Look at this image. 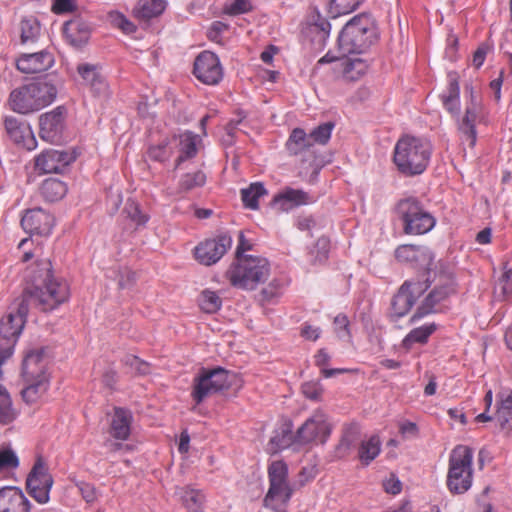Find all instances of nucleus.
Segmentation results:
<instances>
[{
	"label": "nucleus",
	"instance_id": "1",
	"mask_svg": "<svg viewBox=\"0 0 512 512\" xmlns=\"http://www.w3.org/2000/svg\"><path fill=\"white\" fill-rule=\"evenodd\" d=\"M25 278L28 285L22 299L0 320V335L6 340L5 346H11L13 352L26 323L30 304L46 312L56 309L70 296L67 282L54 277L49 260L40 261L36 267L28 269Z\"/></svg>",
	"mask_w": 512,
	"mask_h": 512
},
{
	"label": "nucleus",
	"instance_id": "2",
	"mask_svg": "<svg viewBox=\"0 0 512 512\" xmlns=\"http://www.w3.org/2000/svg\"><path fill=\"white\" fill-rule=\"evenodd\" d=\"M57 96V88L51 80L39 79L13 89L8 98L12 111L27 115L50 105Z\"/></svg>",
	"mask_w": 512,
	"mask_h": 512
},
{
	"label": "nucleus",
	"instance_id": "3",
	"mask_svg": "<svg viewBox=\"0 0 512 512\" xmlns=\"http://www.w3.org/2000/svg\"><path fill=\"white\" fill-rule=\"evenodd\" d=\"M377 39L374 19L368 13H361L350 19L338 36V52L342 56L361 54Z\"/></svg>",
	"mask_w": 512,
	"mask_h": 512
},
{
	"label": "nucleus",
	"instance_id": "4",
	"mask_svg": "<svg viewBox=\"0 0 512 512\" xmlns=\"http://www.w3.org/2000/svg\"><path fill=\"white\" fill-rule=\"evenodd\" d=\"M432 153L429 141L414 137H401L395 147L393 160L397 169L406 176L419 175L427 168Z\"/></svg>",
	"mask_w": 512,
	"mask_h": 512
},
{
	"label": "nucleus",
	"instance_id": "5",
	"mask_svg": "<svg viewBox=\"0 0 512 512\" xmlns=\"http://www.w3.org/2000/svg\"><path fill=\"white\" fill-rule=\"evenodd\" d=\"M269 274V262L260 256L235 258L225 273L233 287L243 290H254L268 279Z\"/></svg>",
	"mask_w": 512,
	"mask_h": 512
},
{
	"label": "nucleus",
	"instance_id": "6",
	"mask_svg": "<svg viewBox=\"0 0 512 512\" xmlns=\"http://www.w3.org/2000/svg\"><path fill=\"white\" fill-rule=\"evenodd\" d=\"M395 211L406 235H424L436 225V218L415 196L400 199L396 204Z\"/></svg>",
	"mask_w": 512,
	"mask_h": 512
},
{
	"label": "nucleus",
	"instance_id": "7",
	"mask_svg": "<svg viewBox=\"0 0 512 512\" xmlns=\"http://www.w3.org/2000/svg\"><path fill=\"white\" fill-rule=\"evenodd\" d=\"M473 450L465 445H457L449 457L447 487L452 494L467 492L473 481Z\"/></svg>",
	"mask_w": 512,
	"mask_h": 512
},
{
	"label": "nucleus",
	"instance_id": "8",
	"mask_svg": "<svg viewBox=\"0 0 512 512\" xmlns=\"http://www.w3.org/2000/svg\"><path fill=\"white\" fill-rule=\"evenodd\" d=\"M237 375L222 367L202 369L194 378L192 397L197 404L208 396L229 389L235 384Z\"/></svg>",
	"mask_w": 512,
	"mask_h": 512
},
{
	"label": "nucleus",
	"instance_id": "9",
	"mask_svg": "<svg viewBox=\"0 0 512 512\" xmlns=\"http://www.w3.org/2000/svg\"><path fill=\"white\" fill-rule=\"evenodd\" d=\"M237 375L222 367L202 369L194 378L192 397L197 404L208 396L229 389L235 384Z\"/></svg>",
	"mask_w": 512,
	"mask_h": 512
},
{
	"label": "nucleus",
	"instance_id": "10",
	"mask_svg": "<svg viewBox=\"0 0 512 512\" xmlns=\"http://www.w3.org/2000/svg\"><path fill=\"white\" fill-rule=\"evenodd\" d=\"M269 489L264 497V506L267 509H276V504L287 506L294 486L288 482V466L284 461H273L268 466Z\"/></svg>",
	"mask_w": 512,
	"mask_h": 512
},
{
	"label": "nucleus",
	"instance_id": "11",
	"mask_svg": "<svg viewBox=\"0 0 512 512\" xmlns=\"http://www.w3.org/2000/svg\"><path fill=\"white\" fill-rule=\"evenodd\" d=\"M431 279L424 277L404 281L391 301L389 317L398 321L411 310L416 300L430 287Z\"/></svg>",
	"mask_w": 512,
	"mask_h": 512
},
{
	"label": "nucleus",
	"instance_id": "12",
	"mask_svg": "<svg viewBox=\"0 0 512 512\" xmlns=\"http://www.w3.org/2000/svg\"><path fill=\"white\" fill-rule=\"evenodd\" d=\"M395 258L402 263L410 264L413 268L423 270V274L418 277L423 280L424 277L430 278L431 266L434 261V254L424 245L403 244L395 249Z\"/></svg>",
	"mask_w": 512,
	"mask_h": 512
},
{
	"label": "nucleus",
	"instance_id": "13",
	"mask_svg": "<svg viewBox=\"0 0 512 512\" xmlns=\"http://www.w3.org/2000/svg\"><path fill=\"white\" fill-rule=\"evenodd\" d=\"M483 119L482 105L479 97L471 93L469 103L466 105L465 114L458 120L457 127L462 143L473 148L477 141L476 125Z\"/></svg>",
	"mask_w": 512,
	"mask_h": 512
},
{
	"label": "nucleus",
	"instance_id": "14",
	"mask_svg": "<svg viewBox=\"0 0 512 512\" xmlns=\"http://www.w3.org/2000/svg\"><path fill=\"white\" fill-rule=\"evenodd\" d=\"M53 485V478L43 462L38 460L26 479L28 493L38 503L45 504L50 499V490Z\"/></svg>",
	"mask_w": 512,
	"mask_h": 512
},
{
	"label": "nucleus",
	"instance_id": "15",
	"mask_svg": "<svg viewBox=\"0 0 512 512\" xmlns=\"http://www.w3.org/2000/svg\"><path fill=\"white\" fill-rule=\"evenodd\" d=\"M331 427L327 422L326 416L317 412L308 418L295 434L297 444L303 445L313 441L324 443L330 435Z\"/></svg>",
	"mask_w": 512,
	"mask_h": 512
},
{
	"label": "nucleus",
	"instance_id": "16",
	"mask_svg": "<svg viewBox=\"0 0 512 512\" xmlns=\"http://www.w3.org/2000/svg\"><path fill=\"white\" fill-rule=\"evenodd\" d=\"M76 155L72 151L47 149L35 157V168L43 174L62 173L74 162Z\"/></svg>",
	"mask_w": 512,
	"mask_h": 512
},
{
	"label": "nucleus",
	"instance_id": "17",
	"mask_svg": "<svg viewBox=\"0 0 512 512\" xmlns=\"http://www.w3.org/2000/svg\"><path fill=\"white\" fill-rule=\"evenodd\" d=\"M232 245V237L226 233L207 239L195 247V258L203 265L218 262Z\"/></svg>",
	"mask_w": 512,
	"mask_h": 512
},
{
	"label": "nucleus",
	"instance_id": "18",
	"mask_svg": "<svg viewBox=\"0 0 512 512\" xmlns=\"http://www.w3.org/2000/svg\"><path fill=\"white\" fill-rule=\"evenodd\" d=\"M193 73L199 81L207 85L218 84L223 77L219 58L210 51H203L197 56Z\"/></svg>",
	"mask_w": 512,
	"mask_h": 512
},
{
	"label": "nucleus",
	"instance_id": "19",
	"mask_svg": "<svg viewBox=\"0 0 512 512\" xmlns=\"http://www.w3.org/2000/svg\"><path fill=\"white\" fill-rule=\"evenodd\" d=\"M291 156L300 157L303 163L310 165L315 161L317 151L308 133L302 128H294L285 144Z\"/></svg>",
	"mask_w": 512,
	"mask_h": 512
},
{
	"label": "nucleus",
	"instance_id": "20",
	"mask_svg": "<svg viewBox=\"0 0 512 512\" xmlns=\"http://www.w3.org/2000/svg\"><path fill=\"white\" fill-rule=\"evenodd\" d=\"M8 137L18 146L32 151L37 147V141L28 122L14 116H6L4 120Z\"/></svg>",
	"mask_w": 512,
	"mask_h": 512
},
{
	"label": "nucleus",
	"instance_id": "21",
	"mask_svg": "<svg viewBox=\"0 0 512 512\" xmlns=\"http://www.w3.org/2000/svg\"><path fill=\"white\" fill-rule=\"evenodd\" d=\"M65 112L66 110L63 106H58L40 116V136L43 140L54 143L61 139L64 129Z\"/></svg>",
	"mask_w": 512,
	"mask_h": 512
},
{
	"label": "nucleus",
	"instance_id": "22",
	"mask_svg": "<svg viewBox=\"0 0 512 512\" xmlns=\"http://www.w3.org/2000/svg\"><path fill=\"white\" fill-rule=\"evenodd\" d=\"M54 225V218L42 208L29 209L21 219V226L26 233L48 236Z\"/></svg>",
	"mask_w": 512,
	"mask_h": 512
},
{
	"label": "nucleus",
	"instance_id": "23",
	"mask_svg": "<svg viewBox=\"0 0 512 512\" xmlns=\"http://www.w3.org/2000/svg\"><path fill=\"white\" fill-rule=\"evenodd\" d=\"M452 291L453 289L449 285L434 287L417 307L415 313L410 318V323L414 324L430 314L437 313L440 310V304Z\"/></svg>",
	"mask_w": 512,
	"mask_h": 512
},
{
	"label": "nucleus",
	"instance_id": "24",
	"mask_svg": "<svg viewBox=\"0 0 512 512\" xmlns=\"http://www.w3.org/2000/svg\"><path fill=\"white\" fill-rule=\"evenodd\" d=\"M55 62L53 54L49 50H41L35 53L22 54L16 62L17 69L25 74L45 72Z\"/></svg>",
	"mask_w": 512,
	"mask_h": 512
},
{
	"label": "nucleus",
	"instance_id": "25",
	"mask_svg": "<svg viewBox=\"0 0 512 512\" xmlns=\"http://www.w3.org/2000/svg\"><path fill=\"white\" fill-rule=\"evenodd\" d=\"M30 501L22 490L7 486L0 490V512H30Z\"/></svg>",
	"mask_w": 512,
	"mask_h": 512
},
{
	"label": "nucleus",
	"instance_id": "26",
	"mask_svg": "<svg viewBox=\"0 0 512 512\" xmlns=\"http://www.w3.org/2000/svg\"><path fill=\"white\" fill-rule=\"evenodd\" d=\"M313 202V198L301 189L286 187L274 196L273 203L282 211H289L294 207Z\"/></svg>",
	"mask_w": 512,
	"mask_h": 512
},
{
	"label": "nucleus",
	"instance_id": "27",
	"mask_svg": "<svg viewBox=\"0 0 512 512\" xmlns=\"http://www.w3.org/2000/svg\"><path fill=\"white\" fill-rule=\"evenodd\" d=\"M132 413L122 407H115L110 420V435L117 440H127L131 433Z\"/></svg>",
	"mask_w": 512,
	"mask_h": 512
},
{
	"label": "nucleus",
	"instance_id": "28",
	"mask_svg": "<svg viewBox=\"0 0 512 512\" xmlns=\"http://www.w3.org/2000/svg\"><path fill=\"white\" fill-rule=\"evenodd\" d=\"M22 376L23 379L48 378L43 349L31 350L25 355L22 363Z\"/></svg>",
	"mask_w": 512,
	"mask_h": 512
},
{
	"label": "nucleus",
	"instance_id": "29",
	"mask_svg": "<svg viewBox=\"0 0 512 512\" xmlns=\"http://www.w3.org/2000/svg\"><path fill=\"white\" fill-rule=\"evenodd\" d=\"M166 0H138L133 8V16L140 22H149L163 14Z\"/></svg>",
	"mask_w": 512,
	"mask_h": 512
},
{
	"label": "nucleus",
	"instance_id": "30",
	"mask_svg": "<svg viewBox=\"0 0 512 512\" xmlns=\"http://www.w3.org/2000/svg\"><path fill=\"white\" fill-rule=\"evenodd\" d=\"M445 109L452 115H457L460 110V87L455 74L448 75V85L440 96Z\"/></svg>",
	"mask_w": 512,
	"mask_h": 512
},
{
	"label": "nucleus",
	"instance_id": "31",
	"mask_svg": "<svg viewBox=\"0 0 512 512\" xmlns=\"http://www.w3.org/2000/svg\"><path fill=\"white\" fill-rule=\"evenodd\" d=\"M25 387L21 391L23 400L27 404L36 403L48 390V378L23 379Z\"/></svg>",
	"mask_w": 512,
	"mask_h": 512
},
{
	"label": "nucleus",
	"instance_id": "32",
	"mask_svg": "<svg viewBox=\"0 0 512 512\" xmlns=\"http://www.w3.org/2000/svg\"><path fill=\"white\" fill-rule=\"evenodd\" d=\"M437 328L438 325L435 322H430L412 329L402 340V346L409 350L415 344H426Z\"/></svg>",
	"mask_w": 512,
	"mask_h": 512
},
{
	"label": "nucleus",
	"instance_id": "33",
	"mask_svg": "<svg viewBox=\"0 0 512 512\" xmlns=\"http://www.w3.org/2000/svg\"><path fill=\"white\" fill-rule=\"evenodd\" d=\"M176 494L189 511L204 512L205 496L202 491L187 486L179 488Z\"/></svg>",
	"mask_w": 512,
	"mask_h": 512
},
{
	"label": "nucleus",
	"instance_id": "34",
	"mask_svg": "<svg viewBox=\"0 0 512 512\" xmlns=\"http://www.w3.org/2000/svg\"><path fill=\"white\" fill-rule=\"evenodd\" d=\"M295 441V435L292 432V424L290 422L283 423L274 432V436L271 437L269 445L270 450L276 453L280 450L290 447Z\"/></svg>",
	"mask_w": 512,
	"mask_h": 512
},
{
	"label": "nucleus",
	"instance_id": "35",
	"mask_svg": "<svg viewBox=\"0 0 512 512\" xmlns=\"http://www.w3.org/2000/svg\"><path fill=\"white\" fill-rule=\"evenodd\" d=\"M40 193L48 202H55L62 199L67 193V185L56 178H48L43 181Z\"/></svg>",
	"mask_w": 512,
	"mask_h": 512
},
{
	"label": "nucleus",
	"instance_id": "36",
	"mask_svg": "<svg viewBox=\"0 0 512 512\" xmlns=\"http://www.w3.org/2000/svg\"><path fill=\"white\" fill-rule=\"evenodd\" d=\"M197 141L198 136L190 131H186L179 136L180 155L176 160V168L185 160L196 156Z\"/></svg>",
	"mask_w": 512,
	"mask_h": 512
},
{
	"label": "nucleus",
	"instance_id": "37",
	"mask_svg": "<svg viewBox=\"0 0 512 512\" xmlns=\"http://www.w3.org/2000/svg\"><path fill=\"white\" fill-rule=\"evenodd\" d=\"M359 441V431L356 427L344 430L343 435L335 448L334 456L338 459L346 457Z\"/></svg>",
	"mask_w": 512,
	"mask_h": 512
},
{
	"label": "nucleus",
	"instance_id": "38",
	"mask_svg": "<svg viewBox=\"0 0 512 512\" xmlns=\"http://www.w3.org/2000/svg\"><path fill=\"white\" fill-rule=\"evenodd\" d=\"M176 141V136L165 138L160 143L150 145L147 149V156L152 161L163 163L168 161L173 155L172 142Z\"/></svg>",
	"mask_w": 512,
	"mask_h": 512
},
{
	"label": "nucleus",
	"instance_id": "39",
	"mask_svg": "<svg viewBox=\"0 0 512 512\" xmlns=\"http://www.w3.org/2000/svg\"><path fill=\"white\" fill-rule=\"evenodd\" d=\"M17 416L18 412L13 406L9 392L0 384V424L8 425L12 423Z\"/></svg>",
	"mask_w": 512,
	"mask_h": 512
},
{
	"label": "nucleus",
	"instance_id": "40",
	"mask_svg": "<svg viewBox=\"0 0 512 512\" xmlns=\"http://www.w3.org/2000/svg\"><path fill=\"white\" fill-rule=\"evenodd\" d=\"M267 194L262 183H252L248 188L241 190V199L246 208L256 210L259 207L258 200Z\"/></svg>",
	"mask_w": 512,
	"mask_h": 512
},
{
	"label": "nucleus",
	"instance_id": "41",
	"mask_svg": "<svg viewBox=\"0 0 512 512\" xmlns=\"http://www.w3.org/2000/svg\"><path fill=\"white\" fill-rule=\"evenodd\" d=\"M496 419L502 429L512 428V392L508 393L505 397L501 395Z\"/></svg>",
	"mask_w": 512,
	"mask_h": 512
},
{
	"label": "nucleus",
	"instance_id": "42",
	"mask_svg": "<svg viewBox=\"0 0 512 512\" xmlns=\"http://www.w3.org/2000/svg\"><path fill=\"white\" fill-rule=\"evenodd\" d=\"M381 442L378 436H371L367 441H362L359 447V459L368 465L380 453Z\"/></svg>",
	"mask_w": 512,
	"mask_h": 512
},
{
	"label": "nucleus",
	"instance_id": "43",
	"mask_svg": "<svg viewBox=\"0 0 512 512\" xmlns=\"http://www.w3.org/2000/svg\"><path fill=\"white\" fill-rule=\"evenodd\" d=\"M343 65V77L349 81L358 80L368 69V64L361 58H348Z\"/></svg>",
	"mask_w": 512,
	"mask_h": 512
},
{
	"label": "nucleus",
	"instance_id": "44",
	"mask_svg": "<svg viewBox=\"0 0 512 512\" xmlns=\"http://www.w3.org/2000/svg\"><path fill=\"white\" fill-rule=\"evenodd\" d=\"M364 0H331L329 14L332 18L351 13L359 7Z\"/></svg>",
	"mask_w": 512,
	"mask_h": 512
},
{
	"label": "nucleus",
	"instance_id": "45",
	"mask_svg": "<svg viewBox=\"0 0 512 512\" xmlns=\"http://www.w3.org/2000/svg\"><path fill=\"white\" fill-rule=\"evenodd\" d=\"M199 305L204 312L215 313L221 308L222 301L216 292L204 290L200 295Z\"/></svg>",
	"mask_w": 512,
	"mask_h": 512
},
{
	"label": "nucleus",
	"instance_id": "46",
	"mask_svg": "<svg viewBox=\"0 0 512 512\" xmlns=\"http://www.w3.org/2000/svg\"><path fill=\"white\" fill-rule=\"evenodd\" d=\"M330 241L326 237H320L310 250V261L314 264H321L328 258Z\"/></svg>",
	"mask_w": 512,
	"mask_h": 512
},
{
	"label": "nucleus",
	"instance_id": "47",
	"mask_svg": "<svg viewBox=\"0 0 512 512\" xmlns=\"http://www.w3.org/2000/svg\"><path fill=\"white\" fill-rule=\"evenodd\" d=\"M40 34V24L35 18H27L21 21V42H33Z\"/></svg>",
	"mask_w": 512,
	"mask_h": 512
},
{
	"label": "nucleus",
	"instance_id": "48",
	"mask_svg": "<svg viewBox=\"0 0 512 512\" xmlns=\"http://www.w3.org/2000/svg\"><path fill=\"white\" fill-rule=\"evenodd\" d=\"M334 123L325 122L314 128L309 134L314 145H325L331 138Z\"/></svg>",
	"mask_w": 512,
	"mask_h": 512
},
{
	"label": "nucleus",
	"instance_id": "49",
	"mask_svg": "<svg viewBox=\"0 0 512 512\" xmlns=\"http://www.w3.org/2000/svg\"><path fill=\"white\" fill-rule=\"evenodd\" d=\"M19 466V458L16 452L10 448L0 449V473L9 472L17 469Z\"/></svg>",
	"mask_w": 512,
	"mask_h": 512
},
{
	"label": "nucleus",
	"instance_id": "50",
	"mask_svg": "<svg viewBox=\"0 0 512 512\" xmlns=\"http://www.w3.org/2000/svg\"><path fill=\"white\" fill-rule=\"evenodd\" d=\"M206 182V175L202 171L186 173L180 179L179 186L184 191L201 187Z\"/></svg>",
	"mask_w": 512,
	"mask_h": 512
},
{
	"label": "nucleus",
	"instance_id": "51",
	"mask_svg": "<svg viewBox=\"0 0 512 512\" xmlns=\"http://www.w3.org/2000/svg\"><path fill=\"white\" fill-rule=\"evenodd\" d=\"M329 360L330 356L325 349H320L315 355V364L322 369L321 372L325 378H331L338 374H343L348 371L347 369L344 368H325Z\"/></svg>",
	"mask_w": 512,
	"mask_h": 512
},
{
	"label": "nucleus",
	"instance_id": "52",
	"mask_svg": "<svg viewBox=\"0 0 512 512\" xmlns=\"http://www.w3.org/2000/svg\"><path fill=\"white\" fill-rule=\"evenodd\" d=\"M124 211L127 217L138 226L145 225L148 221V216L140 210L139 205L134 201H128Z\"/></svg>",
	"mask_w": 512,
	"mask_h": 512
},
{
	"label": "nucleus",
	"instance_id": "53",
	"mask_svg": "<svg viewBox=\"0 0 512 512\" xmlns=\"http://www.w3.org/2000/svg\"><path fill=\"white\" fill-rule=\"evenodd\" d=\"M334 329L339 339L345 341L350 340L349 320L345 314H338L334 318Z\"/></svg>",
	"mask_w": 512,
	"mask_h": 512
},
{
	"label": "nucleus",
	"instance_id": "54",
	"mask_svg": "<svg viewBox=\"0 0 512 512\" xmlns=\"http://www.w3.org/2000/svg\"><path fill=\"white\" fill-rule=\"evenodd\" d=\"M251 10L250 0H234L231 4H226L224 7V12L231 16L244 14Z\"/></svg>",
	"mask_w": 512,
	"mask_h": 512
},
{
	"label": "nucleus",
	"instance_id": "55",
	"mask_svg": "<svg viewBox=\"0 0 512 512\" xmlns=\"http://www.w3.org/2000/svg\"><path fill=\"white\" fill-rule=\"evenodd\" d=\"M496 288L500 290L503 297H508L512 294V269L504 266V273L499 278Z\"/></svg>",
	"mask_w": 512,
	"mask_h": 512
},
{
	"label": "nucleus",
	"instance_id": "56",
	"mask_svg": "<svg viewBox=\"0 0 512 512\" xmlns=\"http://www.w3.org/2000/svg\"><path fill=\"white\" fill-rule=\"evenodd\" d=\"M302 393L311 400H318L323 392L322 386L318 381H309L302 384Z\"/></svg>",
	"mask_w": 512,
	"mask_h": 512
},
{
	"label": "nucleus",
	"instance_id": "57",
	"mask_svg": "<svg viewBox=\"0 0 512 512\" xmlns=\"http://www.w3.org/2000/svg\"><path fill=\"white\" fill-rule=\"evenodd\" d=\"M78 73L82 77L86 85L89 86L91 81L95 80L101 74L99 73L96 66L91 64H81L78 66Z\"/></svg>",
	"mask_w": 512,
	"mask_h": 512
},
{
	"label": "nucleus",
	"instance_id": "58",
	"mask_svg": "<svg viewBox=\"0 0 512 512\" xmlns=\"http://www.w3.org/2000/svg\"><path fill=\"white\" fill-rule=\"evenodd\" d=\"M77 487L86 502L92 503L97 499V492L92 484L80 482L77 484Z\"/></svg>",
	"mask_w": 512,
	"mask_h": 512
},
{
	"label": "nucleus",
	"instance_id": "59",
	"mask_svg": "<svg viewBox=\"0 0 512 512\" xmlns=\"http://www.w3.org/2000/svg\"><path fill=\"white\" fill-rule=\"evenodd\" d=\"M383 488L385 492L397 495L401 492L402 484L394 474H391V476L383 482Z\"/></svg>",
	"mask_w": 512,
	"mask_h": 512
},
{
	"label": "nucleus",
	"instance_id": "60",
	"mask_svg": "<svg viewBox=\"0 0 512 512\" xmlns=\"http://www.w3.org/2000/svg\"><path fill=\"white\" fill-rule=\"evenodd\" d=\"M89 87L96 96H105L108 91V85L102 75L91 81Z\"/></svg>",
	"mask_w": 512,
	"mask_h": 512
},
{
	"label": "nucleus",
	"instance_id": "61",
	"mask_svg": "<svg viewBox=\"0 0 512 512\" xmlns=\"http://www.w3.org/2000/svg\"><path fill=\"white\" fill-rule=\"evenodd\" d=\"M126 363L129 364L131 367L135 368V370L139 374H147L149 372V366L146 362L141 361L136 356H127L126 357Z\"/></svg>",
	"mask_w": 512,
	"mask_h": 512
},
{
	"label": "nucleus",
	"instance_id": "62",
	"mask_svg": "<svg viewBox=\"0 0 512 512\" xmlns=\"http://www.w3.org/2000/svg\"><path fill=\"white\" fill-rule=\"evenodd\" d=\"M252 245L250 242L245 238V235L242 231L239 232L238 236V245L235 252V258L238 257H244V252L251 250Z\"/></svg>",
	"mask_w": 512,
	"mask_h": 512
},
{
	"label": "nucleus",
	"instance_id": "63",
	"mask_svg": "<svg viewBox=\"0 0 512 512\" xmlns=\"http://www.w3.org/2000/svg\"><path fill=\"white\" fill-rule=\"evenodd\" d=\"M320 333L321 330L319 327H315L309 324H305L301 330V335L305 339L312 341H316L320 337Z\"/></svg>",
	"mask_w": 512,
	"mask_h": 512
},
{
	"label": "nucleus",
	"instance_id": "64",
	"mask_svg": "<svg viewBox=\"0 0 512 512\" xmlns=\"http://www.w3.org/2000/svg\"><path fill=\"white\" fill-rule=\"evenodd\" d=\"M487 51H488V46H486L484 44L480 45L478 47V49L475 51V53L473 55L472 63L477 69L483 65L486 55H487Z\"/></svg>",
	"mask_w": 512,
	"mask_h": 512
}]
</instances>
